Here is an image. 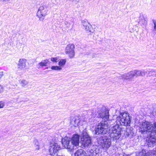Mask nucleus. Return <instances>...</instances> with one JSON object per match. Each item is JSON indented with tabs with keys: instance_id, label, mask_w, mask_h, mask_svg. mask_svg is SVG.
<instances>
[{
	"instance_id": "f257e3e1",
	"label": "nucleus",
	"mask_w": 156,
	"mask_h": 156,
	"mask_svg": "<svg viewBox=\"0 0 156 156\" xmlns=\"http://www.w3.org/2000/svg\"><path fill=\"white\" fill-rule=\"evenodd\" d=\"M62 145L65 148L72 150L74 147L78 146L79 144V136L77 134L73 135L70 140L69 137H66L62 139Z\"/></svg>"
},
{
	"instance_id": "f03ea898",
	"label": "nucleus",
	"mask_w": 156,
	"mask_h": 156,
	"mask_svg": "<svg viewBox=\"0 0 156 156\" xmlns=\"http://www.w3.org/2000/svg\"><path fill=\"white\" fill-rule=\"evenodd\" d=\"M154 125V122L152 124L151 123L146 121L141 122L140 125L139 127L141 132L142 133H148L150 135V137H147L146 139L147 144L149 147H151L152 142L149 141V140H152V139H151V133L153 131Z\"/></svg>"
},
{
	"instance_id": "7ed1b4c3",
	"label": "nucleus",
	"mask_w": 156,
	"mask_h": 156,
	"mask_svg": "<svg viewBox=\"0 0 156 156\" xmlns=\"http://www.w3.org/2000/svg\"><path fill=\"white\" fill-rule=\"evenodd\" d=\"M114 122V120H112L109 122L111 126H112L110 129L109 136L113 140H117L121 136V128L119 127L120 125L117 124L116 123V124L114 123L113 125L112 123Z\"/></svg>"
},
{
	"instance_id": "20e7f679",
	"label": "nucleus",
	"mask_w": 156,
	"mask_h": 156,
	"mask_svg": "<svg viewBox=\"0 0 156 156\" xmlns=\"http://www.w3.org/2000/svg\"><path fill=\"white\" fill-rule=\"evenodd\" d=\"M115 122L119 125L125 126L129 125L131 122L129 114L126 112L121 113L117 117Z\"/></svg>"
},
{
	"instance_id": "39448f33",
	"label": "nucleus",
	"mask_w": 156,
	"mask_h": 156,
	"mask_svg": "<svg viewBox=\"0 0 156 156\" xmlns=\"http://www.w3.org/2000/svg\"><path fill=\"white\" fill-rule=\"evenodd\" d=\"M97 140L98 144L105 149H108L111 144L110 139L104 135L98 137Z\"/></svg>"
},
{
	"instance_id": "423d86ee",
	"label": "nucleus",
	"mask_w": 156,
	"mask_h": 156,
	"mask_svg": "<svg viewBox=\"0 0 156 156\" xmlns=\"http://www.w3.org/2000/svg\"><path fill=\"white\" fill-rule=\"evenodd\" d=\"M80 140L82 144L84 147L88 146L91 144V138L87 133L86 129L83 131L81 135Z\"/></svg>"
},
{
	"instance_id": "0eeeda50",
	"label": "nucleus",
	"mask_w": 156,
	"mask_h": 156,
	"mask_svg": "<svg viewBox=\"0 0 156 156\" xmlns=\"http://www.w3.org/2000/svg\"><path fill=\"white\" fill-rule=\"evenodd\" d=\"M108 125L107 123L102 122L100 123L96 129V134H105L107 131Z\"/></svg>"
},
{
	"instance_id": "6e6552de",
	"label": "nucleus",
	"mask_w": 156,
	"mask_h": 156,
	"mask_svg": "<svg viewBox=\"0 0 156 156\" xmlns=\"http://www.w3.org/2000/svg\"><path fill=\"white\" fill-rule=\"evenodd\" d=\"M48 11L46 8L43 6H41L38 9L37 12V16L39 19L40 21H43L45 17L47 15Z\"/></svg>"
},
{
	"instance_id": "1a4fd4ad",
	"label": "nucleus",
	"mask_w": 156,
	"mask_h": 156,
	"mask_svg": "<svg viewBox=\"0 0 156 156\" xmlns=\"http://www.w3.org/2000/svg\"><path fill=\"white\" fill-rule=\"evenodd\" d=\"M75 48L74 45L72 44H68L66 47L65 52L71 58H73L75 55Z\"/></svg>"
},
{
	"instance_id": "9d476101",
	"label": "nucleus",
	"mask_w": 156,
	"mask_h": 156,
	"mask_svg": "<svg viewBox=\"0 0 156 156\" xmlns=\"http://www.w3.org/2000/svg\"><path fill=\"white\" fill-rule=\"evenodd\" d=\"M61 149V147L57 143H51L50 144L49 149V152L51 155L54 156L55 155L56 153Z\"/></svg>"
},
{
	"instance_id": "9b49d317",
	"label": "nucleus",
	"mask_w": 156,
	"mask_h": 156,
	"mask_svg": "<svg viewBox=\"0 0 156 156\" xmlns=\"http://www.w3.org/2000/svg\"><path fill=\"white\" fill-rule=\"evenodd\" d=\"M27 60L24 58L20 59L17 64L18 68L20 70H23L25 69L26 67Z\"/></svg>"
},
{
	"instance_id": "f8f14e48",
	"label": "nucleus",
	"mask_w": 156,
	"mask_h": 156,
	"mask_svg": "<svg viewBox=\"0 0 156 156\" xmlns=\"http://www.w3.org/2000/svg\"><path fill=\"white\" fill-rule=\"evenodd\" d=\"M153 131L151 133V139L149 141L152 142L151 147L153 146V144L156 142V122H154V127L153 128Z\"/></svg>"
},
{
	"instance_id": "ddd939ff",
	"label": "nucleus",
	"mask_w": 156,
	"mask_h": 156,
	"mask_svg": "<svg viewBox=\"0 0 156 156\" xmlns=\"http://www.w3.org/2000/svg\"><path fill=\"white\" fill-rule=\"evenodd\" d=\"M98 115L103 119L105 122L108 119L109 115L108 111V110L101 111L99 113Z\"/></svg>"
},
{
	"instance_id": "4468645a",
	"label": "nucleus",
	"mask_w": 156,
	"mask_h": 156,
	"mask_svg": "<svg viewBox=\"0 0 156 156\" xmlns=\"http://www.w3.org/2000/svg\"><path fill=\"white\" fill-rule=\"evenodd\" d=\"M121 77L122 79L126 80H129L133 77L132 71L122 74Z\"/></svg>"
},
{
	"instance_id": "2eb2a0df",
	"label": "nucleus",
	"mask_w": 156,
	"mask_h": 156,
	"mask_svg": "<svg viewBox=\"0 0 156 156\" xmlns=\"http://www.w3.org/2000/svg\"><path fill=\"white\" fill-rule=\"evenodd\" d=\"M80 122V120L77 117H71L70 120L71 124L75 127L78 126Z\"/></svg>"
},
{
	"instance_id": "dca6fc26",
	"label": "nucleus",
	"mask_w": 156,
	"mask_h": 156,
	"mask_svg": "<svg viewBox=\"0 0 156 156\" xmlns=\"http://www.w3.org/2000/svg\"><path fill=\"white\" fill-rule=\"evenodd\" d=\"M75 156H87L85 152L82 149H79L75 153Z\"/></svg>"
},
{
	"instance_id": "f3484780",
	"label": "nucleus",
	"mask_w": 156,
	"mask_h": 156,
	"mask_svg": "<svg viewBox=\"0 0 156 156\" xmlns=\"http://www.w3.org/2000/svg\"><path fill=\"white\" fill-rule=\"evenodd\" d=\"M49 61L48 59H46L42 61V62L38 63L37 66L40 67H43L47 66V64L49 62Z\"/></svg>"
},
{
	"instance_id": "a211bd4d",
	"label": "nucleus",
	"mask_w": 156,
	"mask_h": 156,
	"mask_svg": "<svg viewBox=\"0 0 156 156\" xmlns=\"http://www.w3.org/2000/svg\"><path fill=\"white\" fill-rule=\"evenodd\" d=\"M20 83L22 87H24L25 86H27L29 83L28 81L25 80H20Z\"/></svg>"
},
{
	"instance_id": "6ab92c4d",
	"label": "nucleus",
	"mask_w": 156,
	"mask_h": 156,
	"mask_svg": "<svg viewBox=\"0 0 156 156\" xmlns=\"http://www.w3.org/2000/svg\"><path fill=\"white\" fill-rule=\"evenodd\" d=\"M133 74V77L136 76H140V71L137 70H135L132 71Z\"/></svg>"
},
{
	"instance_id": "aec40b11",
	"label": "nucleus",
	"mask_w": 156,
	"mask_h": 156,
	"mask_svg": "<svg viewBox=\"0 0 156 156\" xmlns=\"http://www.w3.org/2000/svg\"><path fill=\"white\" fill-rule=\"evenodd\" d=\"M146 152L145 150H142V151L136 153V156H146Z\"/></svg>"
},
{
	"instance_id": "412c9836",
	"label": "nucleus",
	"mask_w": 156,
	"mask_h": 156,
	"mask_svg": "<svg viewBox=\"0 0 156 156\" xmlns=\"http://www.w3.org/2000/svg\"><path fill=\"white\" fill-rule=\"evenodd\" d=\"M66 60V59H61L58 62V65L59 66L62 67L63 66L65 65Z\"/></svg>"
},
{
	"instance_id": "4be33fe9",
	"label": "nucleus",
	"mask_w": 156,
	"mask_h": 156,
	"mask_svg": "<svg viewBox=\"0 0 156 156\" xmlns=\"http://www.w3.org/2000/svg\"><path fill=\"white\" fill-rule=\"evenodd\" d=\"M156 151H150L147 153H146V155L149 156H155Z\"/></svg>"
},
{
	"instance_id": "5701e85b",
	"label": "nucleus",
	"mask_w": 156,
	"mask_h": 156,
	"mask_svg": "<svg viewBox=\"0 0 156 156\" xmlns=\"http://www.w3.org/2000/svg\"><path fill=\"white\" fill-rule=\"evenodd\" d=\"M149 76H156V70L153 69H151L148 73Z\"/></svg>"
},
{
	"instance_id": "b1692460",
	"label": "nucleus",
	"mask_w": 156,
	"mask_h": 156,
	"mask_svg": "<svg viewBox=\"0 0 156 156\" xmlns=\"http://www.w3.org/2000/svg\"><path fill=\"white\" fill-rule=\"evenodd\" d=\"M51 69L53 70H59L62 69V67L59 66H53L51 67Z\"/></svg>"
},
{
	"instance_id": "393cba45",
	"label": "nucleus",
	"mask_w": 156,
	"mask_h": 156,
	"mask_svg": "<svg viewBox=\"0 0 156 156\" xmlns=\"http://www.w3.org/2000/svg\"><path fill=\"white\" fill-rule=\"evenodd\" d=\"M34 146L36 147V150H38L40 148L39 145V142L37 140H35L34 142Z\"/></svg>"
},
{
	"instance_id": "a878e982",
	"label": "nucleus",
	"mask_w": 156,
	"mask_h": 156,
	"mask_svg": "<svg viewBox=\"0 0 156 156\" xmlns=\"http://www.w3.org/2000/svg\"><path fill=\"white\" fill-rule=\"evenodd\" d=\"M91 27V25L89 23V25H87V26L84 27V28L87 32H91L90 30V28Z\"/></svg>"
},
{
	"instance_id": "bb28decb",
	"label": "nucleus",
	"mask_w": 156,
	"mask_h": 156,
	"mask_svg": "<svg viewBox=\"0 0 156 156\" xmlns=\"http://www.w3.org/2000/svg\"><path fill=\"white\" fill-rule=\"evenodd\" d=\"M82 25L84 27L87 25H89V23L88 22L87 20H84L82 21Z\"/></svg>"
},
{
	"instance_id": "cd10ccee",
	"label": "nucleus",
	"mask_w": 156,
	"mask_h": 156,
	"mask_svg": "<svg viewBox=\"0 0 156 156\" xmlns=\"http://www.w3.org/2000/svg\"><path fill=\"white\" fill-rule=\"evenodd\" d=\"M58 57L55 58L51 57V60L53 62H57V60H58Z\"/></svg>"
},
{
	"instance_id": "c85d7f7f",
	"label": "nucleus",
	"mask_w": 156,
	"mask_h": 156,
	"mask_svg": "<svg viewBox=\"0 0 156 156\" xmlns=\"http://www.w3.org/2000/svg\"><path fill=\"white\" fill-rule=\"evenodd\" d=\"M147 73V71H145L144 70H142L140 71V76H144Z\"/></svg>"
},
{
	"instance_id": "c756f323",
	"label": "nucleus",
	"mask_w": 156,
	"mask_h": 156,
	"mask_svg": "<svg viewBox=\"0 0 156 156\" xmlns=\"http://www.w3.org/2000/svg\"><path fill=\"white\" fill-rule=\"evenodd\" d=\"M4 105V103L2 101L0 102V108H3Z\"/></svg>"
},
{
	"instance_id": "7c9ffc66",
	"label": "nucleus",
	"mask_w": 156,
	"mask_h": 156,
	"mask_svg": "<svg viewBox=\"0 0 156 156\" xmlns=\"http://www.w3.org/2000/svg\"><path fill=\"white\" fill-rule=\"evenodd\" d=\"M3 75V71H0V79H1Z\"/></svg>"
},
{
	"instance_id": "2f4dec72",
	"label": "nucleus",
	"mask_w": 156,
	"mask_h": 156,
	"mask_svg": "<svg viewBox=\"0 0 156 156\" xmlns=\"http://www.w3.org/2000/svg\"><path fill=\"white\" fill-rule=\"evenodd\" d=\"M3 91V89L2 87L0 85V93L2 92Z\"/></svg>"
},
{
	"instance_id": "473e14b6",
	"label": "nucleus",
	"mask_w": 156,
	"mask_h": 156,
	"mask_svg": "<svg viewBox=\"0 0 156 156\" xmlns=\"http://www.w3.org/2000/svg\"><path fill=\"white\" fill-rule=\"evenodd\" d=\"M152 114H153V115H155L156 114V110L155 109H154L153 110V112H152Z\"/></svg>"
},
{
	"instance_id": "72a5a7b5",
	"label": "nucleus",
	"mask_w": 156,
	"mask_h": 156,
	"mask_svg": "<svg viewBox=\"0 0 156 156\" xmlns=\"http://www.w3.org/2000/svg\"><path fill=\"white\" fill-rule=\"evenodd\" d=\"M154 29L156 30V21L154 22Z\"/></svg>"
},
{
	"instance_id": "f704fd0d",
	"label": "nucleus",
	"mask_w": 156,
	"mask_h": 156,
	"mask_svg": "<svg viewBox=\"0 0 156 156\" xmlns=\"http://www.w3.org/2000/svg\"><path fill=\"white\" fill-rule=\"evenodd\" d=\"M3 1H5V2H7V1H10V0H2Z\"/></svg>"
},
{
	"instance_id": "c9c22d12",
	"label": "nucleus",
	"mask_w": 156,
	"mask_h": 156,
	"mask_svg": "<svg viewBox=\"0 0 156 156\" xmlns=\"http://www.w3.org/2000/svg\"><path fill=\"white\" fill-rule=\"evenodd\" d=\"M146 23V22L145 21V20H144V23Z\"/></svg>"
},
{
	"instance_id": "e433bc0d",
	"label": "nucleus",
	"mask_w": 156,
	"mask_h": 156,
	"mask_svg": "<svg viewBox=\"0 0 156 156\" xmlns=\"http://www.w3.org/2000/svg\"><path fill=\"white\" fill-rule=\"evenodd\" d=\"M141 20H140V22H141Z\"/></svg>"
},
{
	"instance_id": "4c0bfd02",
	"label": "nucleus",
	"mask_w": 156,
	"mask_h": 156,
	"mask_svg": "<svg viewBox=\"0 0 156 156\" xmlns=\"http://www.w3.org/2000/svg\"><path fill=\"white\" fill-rule=\"evenodd\" d=\"M155 155H156V154H155Z\"/></svg>"
}]
</instances>
